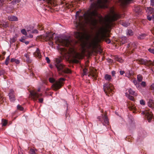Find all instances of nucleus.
<instances>
[{
  "label": "nucleus",
  "instance_id": "4d7b16f0",
  "mask_svg": "<svg viewBox=\"0 0 154 154\" xmlns=\"http://www.w3.org/2000/svg\"><path fill=\"white\" fill-rule=\"evenodd\" d=\"M125 71H124L121 70L120 71V73L121 75H123Z\"/></svg>",
  "mask_w": 154,
  "mask_h": 154
},
{
  "label": "nucleus",
  "instance_id": "052dcab7",
  "mask_svg": "<svg viewBox=\"0 0 154 154\" xmlns=\"http://www.w3.org/2000/svg\"><path fill=\"white\" fill-rule=\"evenodd\" d=\"M26 36L28 37L29 38H32L33 37V35H27Z\"/></svg>",
  "mask_w": 154,
  "mask_h": 154
},
{
  "label": "nucleus",
  "instance_id": "e2e57ef3",
  "mask_svg": "<svg viewBox=\"0 0 154 154\" xmlns=\"http://www.w3.org/2000/svg\"><path fill=\"white\" fill-rule=\"evenodd\" d=\"M152 33L154 35V28L151 30Z\"/></svg>",
  "mask_w": 154,
  "mask_h": 154
},
{
  "label": "nucleus",
  "instance_id": "bb28decb",
  "mask_svg": "<svg viewBox=\"0 0 154 154\" xmlns=\"http://www.w3.org/2000/svg\"><path fill=\"white\" fill-rule=\"evenodd\" d=\"M2 126H5L6 125L8 122L7 120L4 119H2Z\"/></svg>",
  "mask_w": 154,
  "mask_h": 154
},
{
  "label": "nucleus",
  "instance_id": "5fc2aeb1",
  "mask_svg": "<svg viewBox=\"0 0 154 154\" xmlns=\"http://www.w3.org/2000/svg\"><path fill=\"white\" fill-rule=\"evenodd\" d=\"M116 74V72L114 71H113L112 72V75L113 76H115Z\"/></svg>",
  "mask_w": 154,
  "mask_h": 154
},
{
  "label": "nucleus",
  "instance_id": "1a4fd4ad",
  "mask_svg": "<svg viewBox=\"0 0 154 154\" xmlns=\"http://www.w3.org/2000/svg\"><path fill=\"white\" fill-rule=\"evenodd\" d=\"M97 119L100 121L102 122L104 125H109V120L106 114L104 115L102 114L101 116H98Z\"/></svg>",
  "mask_w": 154,
  "mask_h": 154
},
{
  "label": "nucleus",
  "instance_id": "774afa93",
  "mask_svg": "<svg viewBox=\"0 0 154 154\" xmlns=\"http://www.w3.org/2000/svg\"><path fill=\"white\" fill-rule=\"evenodd\" d=\"M38 26L39 28L41 27V25H38Z\"/></svg>",
  "mask_w": 154,
  "mask_h": 154
},
{
  "label": "nucleus",
  "instance_id": "7ed1b4c3",
  "mask_svg": "<svg viewBox=\"0 0 154 154\" xmlns=\"http://www.w3.org/2000/svg\"><path fill=\"white\" fill-rule=\"evenodd\" d=\"M120 17V15L112 11L111 15H107L105 17V26L106 28L109 29L113 25V22Z\"/></svg>",
  "mask_w": 154,
  "mask_h": 154
},
{
  "label": "nucleus",
  "instance_id": "dca6fc26",
  "mask_svg": "<svg viewBox=\"0 0 154 154\" xmlns=\"http://www.w3.org/2000/svg\"><path fill=\"white\" fill-rule=\"evenodd\" d=\"M58 71H62V72L63 73L68 74L71 73V71L69 69L66 68L65 66L64 65V68L63 69L61 70H58Z\"/></svg>",
  "mask_w": 154,
  "mask_h": 154
},
{
  "label": "nucleus",
  "instance_id": "7c9ffc66",
  "mask_svg": "<svg viewBox=\"0 0 154 154\" xmlns=\"http://www.w3.org/2000/svg\"><path fill=\"white\" fill-rule=\"evenodd\" d=\"M126 96L127 97H128V99H129L130 100H132V101L134 100V98L133 96H131L130 95H129L127 93H126Z\"/></svg>",
  "mask_w": 154,
  "mask_h": 154
},
{
  "label": "nucleus",
  "instance_id": "f3484780",
  "mask_svg": "<svg viewBox=\"0 0 154 154\" xmlns=\"http://www.w3.org/2000/svg\"><path fill=\"white\" fill-rule=\"evenodd\" d=\"M148 105L149 107L153 109L154 108L153 106H154V100L150 99H149L148 103Z\"/></svg>",
  "mask_w": 154,
  "mask_h": 154
},
{
  "label": "nucleus",
  "instance_id": "5701e85b",
  "mask_svg": "<svg viewBox=\"0 0 154 154\" xmlns=\"http://www.w3.org/2000/svg\"><path fill=\"white\" fill-rule=\"evenodd\" d=\"M134 10L136 13L139 14L141 11V9L140 7L138 6L135 8Z\"/></svg>",
  "mask_w": 154,
  "mask_h": 154
},
{
  "label": "nucleus",
  "instance_id": "37998d69",
  "mask_svg": "<svg viewBox=\"0 0 154 154\" xmlns=\"http://www.w3.org/2000/svg\"><path fill=\"white\" fill-rule=\"evenodd\" d=\"M16 41V39L15 38H13L11 39L10 41V42L11 44H12V43H14V42H15Z\"/></svg>",
  "mask_w": 154,
  "mask_h": 154
},
{
  "label": "nucleus",
  "instance_id": "423d86ee",
  "mask_svg": "<svg viewBox=\"0 0 154 154\" xmlns=\"http://www.w3.org/2000/svg\"><path fill=\"white\" fill-rule=\"evenodd\" d=\"M59 42L62 45L67 47L71 48L72 47L71 42L69 39H58Z\"/></svg>",
  "mask_w": 154,
  "mask_h": 154
},
{
  "label": "nucleus",
  "instance_id": "2f4dec72",
  "mask_svg": "<svg viewBox=\"0 0 154 154\" xmlns=\"http://www.w3.org/2000/svg\"><path fill=\"white\" fill-rule=\"evenodd\" d=\"M137 80L139 82H141L143 79L142 76L140 74L138 75H137Z\"/></svg>",
  "mask_w": 154,
  "mask_h": 154
},
{
  "label": "nucleus",
  "instance_id": "4be33fe9",
  "mask_svg": "<svg viewBox=\"0 0 154 154\" xmlns=\"http://www.w3.org/2000/svg\"><path fill=\"white\" fill-rule=\"evenodd\" d=\"M35 55V56L40 57L41 54L38 48H37L36 51L34 53Z\"/></svg>",
  "mask_w": 154,
  "mask_h": 154
},
{
  "label": "nucleus",
  "instance_id": "c756f323",
  "mask_svg": "<svg viewBox=\"0 0 154 154\" xmlns=\"http://www.w3.org/2000/svg\"><path fill=\"white\" fill-rule=\"evenodd\" d=\"M0 25L2 26L3 27L5 28L8 27L9 26L8 23L7 22H5L1 24H0Z\"/></svg>",
  "mask_w": 154,
  "mask_h": 154
},
{
  "label": "nucleus",
  "instance_id": "f704fd0d",
  "mask_svg": "<svg viewBox=\"0 0 154 154\" xmlns=\"http://www.w3.org/2000/svg\"><path fill=\"white\" fill-rule=\"evenodd\" d=\"M130 24V23L128 22H123L122 23V25L125 27H127L129 26Z\"/></svg>",
  "mask_w": 154,
  "mask_h": 154
},
{
  "label": "nucleus",
  "instance_id": "49530a36",
  "mask_svg": "<svg viewBox=\"0 0 154 154\" xmlns=\"http://www.w3.org/2000/svg\"><path fill=\"white\" fill-rule=\"evenodd\" d=\"M148 51L150 53H152L154 54V49L149 48L148 49Z\"/></svg>",
  "mask_w": 154,
  "mask_h": 154
},
{
  "label": "nucleus",
  "instance_id": "ea45409f",
  "mask_svg": "<svg viewBox=\"0 0 154 154\" xmlns=\"http://www.w3.org/2000/svg\"><path fill=\"white\" fill-rule=\"evenodd\" d=\"M10 60V56H8L6 58L5 61V64L6 65H8V64L9 61Z\"/></svg>",
  "mask_w": 154,
  "mask_h": 154
},
{
  "label": "nucleus",
  "instance_id": "473e14b6",
  "mask_svg": "<svg viewBox=\"0 0 154 154\" xmlns=\"http://www.w3.org/2000/svg\"><path fill=\"white\" fill-rule=\"evenodd\" d=\"M83 74L82 75V76H84L85 75H87V72H88V69L86 68L83 69Z\"/></svg>",
  "mask_w": 154,
  "mask_h": 154
},
{
  "label": "nucleus",
  "instance_id": "0e129e2a",
  "mask_svg": "<svg viewBox=\"0 0 154 154\" xmlns=\"http://www.w3.org/2000/svg\"><path fill=\"white\" fill-rule=\"evenodd\" d=\"M135 85H136L137 87H139L140 86L139 84L138 83H137V84Z\"/></svg>",
  "mask_w": 154,
  "mask_h": 154
},
{
  "label": "nucleus",
  "instance_id": "bf43d9fd",
  "mask_svg": "<svg viewBox=\"0 0 154 154\" xmlns=\"http://www.w3.org/2000/svg\"><path fill=\"white\" fill-rule=\"evenodd\" d=\"M15 62V63H16L17 64H18L20 63V61L18 60H17L16 59V60Z\"/></svg>",
  "mask_w": 154,
  "mask_h": 154
},
{
  "label": "nucleus",
  "instance_id": "603ef678",
  "mask_svg": "<svg viewBox=\"0 0 154 154\" xmlns=\"http://www.w3.org/2000/svg\"><path fill=\"white\" fill-rule=\"evenodd\" d=\"M151 5L152 6H154V0H151Z\"/></svg>",
  "mask_w": 154,
  "mask_h": 154
},
{
  "label": "nucleus",
  "instance_id": "13d9d810",
  "mask_svg": "<svg viewBox=\"0 0 154 154\" xmlns=\"http://www.w3.org/2000/svg\"><path fill=\"white\" fill-rule=\"evenodd\" d=\"M16 59L14 58H12L11 60V61L12 62H15Z\"/></svg>",
  "mask_w": 154,
  "mask_h": 154
},
{
  "label": "nucleus",
  "instance_id": "aec40b11",
  "mask_svg": "<svg viewBox=\"0 0 154 154\" xmlns=\"http://www.w3.org/2000/svg\"><path fill=\"white\" fill-rule=\"evenodd\" d=\"M146 11L149 14H154L153 12H154V9L151 7L147 8Z\"/></svg>",
  "mask_w": 154,
  "mask_h": 154
},
{
  "label": "nucleus",
  "instance_id": "72a5a7b5",
  "mask_svg": "<svg viewBox=\"0 0 154 154\" xmlns=\"http://www.w3.org/2000/svg\"><path fill=\"white\" fill-rule=\"evenodd\" d=\"M36 152H37V150L36 149L34 150L32 149H31L29 151V153L31 154H35L36 153Z\"/></svg>",
  "mask_w": 154,
  "mask_h": 154
},
{
  "label": "nucleus",
  "instance_id": "a19ab883",
  "mask_svg": "<svg viewBox=\"0 0 154 154\" xmlns=\"http://www.w3.org/2000/svg\"><path fill=\"white\" fill-rule=\"evenodd\" d=\"M4 97H3L2 95L0 93V102L2 101V102H4Z\"/></svg>",
  "mask_w": 154,
  "mask_h": 154
},
{
  "label": "nucleus",
  "instance_id": "c85d7f7f",
  "mask_svg": "<svg viewBox=\"0 0 154 154\" xmlns=\"http://www.w3.org/2000/svg\"><path fill=\"white\" fill-rule=\"evenodd\" d=\"M115 59L116 61H117L120 63H122L123 62V60L122 58H119L118 56H115Z\"/></svg>",
  "mask_w": 154,
  "mask_h": 154
},
{
  "label": "nucleus",
  "instance_id": "4c0bfd02",
  "mask_svg": "<svg viewBox=\"0 0 154 154\" xmlns=\"http://www.w3.org/2000/svg\"><path fill=\"white\" fill-rule=\"evenodd\" d=\"M127 35H129V36L132 35H133V32L132 31L131 29L128 30L127 33Z\"/></svg>",
  "mask_w": 154,
  "mask_h": 154
},
{
  "label": "nucleus",
  "instance_id": "e433bc0d",
  "mask_svg": "<svg viewBox=\"0 0 154 154\" xmlns=\"http://www.w3.org/2000/svg\"><path fill=\"white\" fill-rule=\"evenodd\" d=\"M20 41L21 42L25 43L26 45L28 44L29 43V42L25 41V40L23 38H22L21 39H20Z\"/></svg>",
  "mask_w": 154,
  "mask_h": 154
},
{
  "label": "nucleus",
  "instance_id": "39448f33",
  "mask_svg": "<svg viewBox=\"0 0 154 154\" xmlns=\"http://www.w3.org/2000/svg\"><path fill=\"white\" fill-rule=\"evenodd\" d=\"M104 91L105 94L107 95L108 93H112L113 89L112 85L111 84L105 83L103 85Z\"/></svg>",
  "mask_w": 154,
  "mask_h": 154
},
{
  "label": "nucleus",
  "instance_id": "680f3d73",
  "mask_svg": "<svg viewBox=\"0 0 154 154\" xmlns=\"http://www.w3.org/2000/svg\"><path fill=\"white\" fill-rule=\"evenodd\" d=\"M5 0H0V5L1 4H2L4 2V1Z\"/></svg>",
  "mask_w": 154,
  "mask_h": 154
},
{
  "label": "nucleus",
  "instance_id": "f257e3e1",
  "mask_svg": "<svg viewBox=\"0 0 154 154\" xmlns=\"http://www.w3.org/2000/svg\"><path fill=\"white\" fill-rule=\"evenodd\" d=\"M131 0H119V2L122 5H124ZM90 1L91 2V8L92 11H88L83 14V16L79 17V22H77L75 25L78 31L74 32V37L80 43L83 48L85 47L87 42L89 40L91 37L84 27V23L95 26L98 23V20L96 17L99 18L102 21V17L99 15L97 9L98 6H101L107 2V0H90Z\"/></svg>",
  "mask_w": 154,
  "mask_h": 154
},
{
  "label": "nucleus",
  "instance_id": "20e7f679",
  "mask_svg": "<svg viewBox=\"0 0 154 154\" xmlns=\"http://www.w3.org/2000/svg\"><path fill=\"white\" fill-rule=\"evenodd\" d=\"M54 33H52L49 32H47L46 33L43 35L41 36V38L45 41H49V44L51 45H53V43L52 41L53 40L54 35Z\"/></svg>",
  "mask_w": 154,
  "mask_h": 154
},
{
  "label": "nucleus",
  "instance_id": "3c124183",
  "mask_svg": "<svg viewBox=\"0 0 154 154\" xmlns=\"http://www.w3.org/2000/svg\"><path fill=\"white\" fill-rule=\"evenodd\" d=\"M46 60L47 61V62L48 63H50V60L49 58V57H46Z\"/></svg>",
  "mask_w": 154,
  "mask_h": 154
},
{
  "label": "nucleus",
  "instance_id": "09e8293b",
  "mask_svg": "<svg viewBox=\"0 0 154 154\" xmlns=\"http://www.w3.org/2000/svg\"><path fill=\"white\" fill-rule=\"evenodd\" d=\"M141 85L143 87H145L146 86V82H142L141 83Z\"/></svg>",
  "mask_w": 154,
  "mask_h": 154
},
{
  "label": "nucleus",
  "instance_id": "79ce46f5",
  "mask_svg": "<svg viewBox=\"0 0 154 154\" xmlns=\"http://www.w3.org/2000/svg\"><path fill=\"white\" fill-rule=\"evenodd\" d=\"M20 1V0H14L12 2L13 4H14L16 3H18Z\"/></svg>",
  "mask_w": 154,
  "mask_h": 154
},
{
  "label": "nucleus",
  "instance_id": "c9c22d12",
  "mask_svg": "<svg viewBox=\"0 0 154 154\" xmlns=\"http://www.w3.org/2000/svg\"><path fill=\"white\" fill-rule=\"evenodd\" d=\"M25 56L26 57L27 59L26 61L28 62V63H30L31 62V60L29 59V55L28 54H25Z\"/></svg>",
  "mask_w": 154,
  "mask_h": 154
},
{
  "label": "nucleus",
  "instance_id": "c03bdc74",
  "mask_svg": "<svg viewBox=\"0 0 154 154\" xmlns=\"http://www.w3.org/2000/svg\"><path fill=\"white\" fill-rule=\"evenodd\" d=\"M49 80L50 82L51 83H53L55 81V80L52 78H50L49 79Z\"/></svg>",
  "mask_w": 154,
  "mask_h": 154
},
{
  "label": "nucleus",
  "instance_id": "f03ea898",
  "mask_svg": "<svg viewBox=\"0 0 154 154\" xmlns=\"http://www.w3.org/2000/svg\"><path fill=\"white\" fill-rule=\"evenodd\" d=\"M106 29L103 27H100L97 33V37L92 39L89 44L90 48L94 49L96 48L98 43L101 41H105L107 43H109L110 40L107 38V35L106 34Z\"/></svg>",
  "mask_w": 154,
  "mask_h": 154
},
{
  "label": "nucleus",
  "instance_id": "a878e982",
  "mask_svg": "<svg viewBox=\"0 0 154 154\" xmlns=\"http://www.w3.org/2000/svg\"><path fill=\"white\" fill-rule=\"evenodd\" d=\"M147 19L150 21L152 20L154 21V14H152V16L150 15H148L147 17Z\"/></svg>",
  "mask_w": 154,
  "mask_h": 154
},
{
  "label": "nucleus",
  "instance_id": "a211bd4d",
  "mask_svg": "<svg viewBox=\"0 0 154 154\" xmlns=\"http://www.w3.org/2000/svg\"><path fill=\"white\" fill-rule=\"evenodd\" d=\"M8 19L10 21H17L18 19L15 16L11 15L8 17Z\"/></svg>",
  "mask_w": 154,
  "mask_h": 154
},
{
  "label": "nucleus",
  "instance_id": "4468645a",
  "mask_svg": "<svg viewBox=\"0 0 154 154\" xmlns=\"http://www.w3.org/2000/svg\"><path fill=\"white\" fill-rule=\"evenodd\" d=\"M96 69H94L93 70L92 72L88 75V76H91L92 78L94 79H96L97 77V74Z\"/></svg>",
  "mask_w": 154,
  "mask_h": 154
},
{
  "label": "nucleus",
  "instance_id": "a18cd8bd",
  "mask_svg": "<svg viewBox=\"0 0 154 154\" xmlns=\"http://www.w3.org/2000/svg\"><path fill=\"white\" fill-rule=\"evenodd\" d=\"M140 103L142 105H144L145 104V102L143 100H140Z\"/></svg>",
  "mask_w": 154,
  "mask_h": 154
},
{
  "label": "nucleus",
  "instance_id": "2eb2a0df",
  "mask_svg": "<svg viewBox=\"0 0 154 154\" xmlns=\"http://www.w3.org/2000/svg\"><path fill=\"white\" fill-rule=\"evenodd\" d=\"M128 107L130 110H134L136 109V106L134 105L131 103V102H128ZM133 112H134V111H133Z\"/></svg>",
  "mask_w": 154,
  "mask_h": 154
},
{
  "label": "nucleus",
  "instance_id": "6ab92c4d",
  "mask_svg": "<svg viewBox=\"0 0 154 154\" xmlns=\"http://www.w3.org/2000/svg\"><path fill=\"white\" fill-rule=\"evenodd\" d=\"M105 79L109 82H110L112 80V78L111 75L108 74H106L104 76Z\"/></svg>",
  "mask_w": 154,
  "mask_h": 154
},
{
  "label": "nucleus",
  "instance_id": "58836bf2",
  "mask_svg": "<svg viewBox=\"0 0 154 154\" xmlns=\"http://www.w3.org/2000/svg\"><path fill=\"white\" fill-rule=\"evenodd\" d=\"M17 108L20 111H23L24 109L19 104L17 105Z\"/></svg>",
  "mask_w": 154,
  "mask_h": 154
},
{
  "label": "nucleus",
  "instance_id": "412c9836",
  "mask_svg": "<svg viewBox=\"0 0 154 154\" xmlns=\"http://www.w3.org/2000/svg\"><path fill=\"white\" fill-rule=\"evenodd\" d=\"M120 43L122 44H124L127 42V39L125 37H122L120 39Z\"/></svg>",
  "mask_w": 154,
  "mask_h": 154
},
{
  "label": "nucleus",
  "instance_id": "0eeeda50",
  "mask_svg": "<svg viewBox=\"0 0 154 154\" xmlns=\"http://www.w3.org/2000/svg\"><path fill=\"white\" fill-rule=\"evenodd\" d=\"M65 79L63 78H60L59 81H56L52 85L54 90L56 91L61 88L62 86V81H64Z\"/></svg>",
  "mask_w": 154,
  "mask_h": 154
},
{
  "label": "nucleus",
  "instance_id": "864d4df0",
  "mask_svg": "<svg viewBox=\"0 0 154 154\" xmlns=\"http://www.w3.org/2000/svg\"><path fill=\"white\" fill-rule=\"evenodd\" d=\"M39 102L40 103H42L43 100V99L42 98H39L38 99Z\"/></svg>",
  "mask_w": 154,
  "mask_h": 154
},
{
  "label": "nucleus",
  "instance_id": "69168bd1",
  "mask_svg": "<svg viewBox=\"0 0 154 154\" xmlns=\"http://www.w3.org/2000/svg\"><path fill=\"white\" fill-rule=\"evenodd\" d=\"M79 54L78 53H76V56L75 57L76 58H77L79 56Z\"/></svg>",
  "mask_w": 154,
  "mask_h": 154
},
{
  "label": "nucleus",
  "instance_id": "393cba45",
  "mask_svg": "<svg viewBox=\"0 0 154 154\" xmlns=\"http://www.w3.org/2000/svg\"><path fill=\"white\" fill-rule=\"evenodd\" d=\"M30 32V30H27V32H26L25 29H23L21 30V33L23 35L26 36L27 34L28 33H29Z\"/></svg>",
  "mask_w": 154,
  "mask_h": 154
},
{
  "label": "nucleus",
  "instance_id": "b1692460",
  "mask_svg": "<svg viewBox=\"0 0 154 154\" xmlns=\"http://www.w3.org/2000/svg\"><path fill=\"white\" fill-rule=\"evenodd\" d=\"M128 92L131 95L134 96H137V93H135V92L134 91H133L131 88H130L128 90Z\"/></svg>",
  "mask_w": 154,
  "mask_h": 154
},
{
  "label": "nucleus",
  "instance_id": "338daca9",
  "mask_svg": "<svg viewBox=\"0 0 154 154\" xmlns=\"http://www.w3.org/2000/svg\"><path fill=\"white\" fill-rule=\"evenodd\" d=\"M79 11H77L76 12V16H79Z\"/></svg>",
  "mask_w": 154,
  "mask_h": 154
},
{
  "label": "nucleus",
  "instance_id": "6e6d98bb",
  "mask_svg": "<svg viewBox=\"0 0 154 154\" xmlns=\"http://www.w3.org/2000/svg\"><path fill=\"white\" fill-rule=\"evenodd\" d=\"M133 82L135 85L137 84V82L136 79H134L133 80Z\"/></svg>",
  "mask_w": 154,
  "mask_h": 154
},
{
  "label": "nucleus",
  "instance_id": "9b49d317",
  "mask_svg": "<svg viewBox=\"0 0 154 154\" xmlns=\"http://www.w3.org/2000/svg\"><path fill=\"white\" fill-rule=\"evenodd\" d=\"M30 92L31 95V97L34 101H36L39 97L42 95V94H38L34 91H30Z\"/></svg>",
  "mask_w": 154,
  "mask_h": 154
},
{
  "label": "nucleus",
  "instance_id": "8fccbe9b",
  "mask_svg": "<svg viewBox=\"0 0 154 154\" xmlns=\"http://www.w3.org/2000/svg\"><path fill=\"white\" fill-rule=\"evenodd\" d=\"M5 73V71L3 70H1L0 71V76L3 75Z\"/></svg>",
  "mask_w": 154,
  "mask_h": 154
},
{
  "label": "nucleus",
  "instance_id": "f8f14e48",
  "mask_svg": "<svg viewBox=\"0 0 154 154\" xmlns=\"http://www.w3.org/2000/svg\"><path fill=\"white\" fill-rule=\"evenodd\" d=\"M141 114L144 115L145 114V117L147 118L149 122H151L152 118V114L151 112H148L147 111L145 112L143 111Z\"/></svg>",
  "mask_w": 154,
  "mask_h": 154
},
{
  "label": "nucleus",
  "instance_id": "6e6552de",
  "mask_svg": "<svg viewBox=\"0 0 154 154\" xmlns=\"http://www.w3.org/2000/svg\"><path fill=\"white\" fill-rule=\"evenodd\" d=\"M137 63L140 64L144 65L147 66L152 65H154V62H152L150 60H144L143 59H139L136 60Z\"/></svg>",
  "mask_w": 154,
  "mask_h": 154
},
{
  "label": "nucleus",
  "instance_id": "9d476101",
  "mask_svg": "<svg viewBox=\"0 0 154 154\" xmlns=\"http://www.w3.org/2000/svg\"><path fill=\"white\" fill-rule=\"evenodd\" d=\"M61 61L62 59L60 58H57L55 59V66L58 70H61L64 68V65L61 63Z\"/></svg>",
  "mask_w": 154,
  "mask_h": 154
},
{
  "label": "nucleus",
  "instance_id": "ddd939ff",
  "mask_svg": "<svg viewBox=\"0 0 154 154\" xmlns=\"http://www.w3.org/2000/svg\"><path fill=\"white\" fill-rule=\"evenodd\" d=\"M9 96L10 100L11 101H14L15 100V97L14 91L12 89H10L9 93Z\"/></svg>",
  "mask_w": 154,
  "mask_h": 154
},
{
  "label": "nucleus",
  "instance_id": "cd10ccee",
  "mask_svg": "<svg viewBox=\"0 0 154 154\" xmlns=\"http://www.w3.org/2000/svg\"><path fill=\"white\" fill-rule=\"evenodd\" d=\"M146 36V35L145 34H142L140 35L137 37L138 39H142L144 38Z\"/></svg>",
  "mask_w": 154,
  "mask_h": 154
},
{
  "label": "nucleus",
  "instance_id": "de8ad7c7",
  "mask_svg": "<svg viewBox=\"0 0 154 154\" xmlns=\"http://www.w3.org/2000/svg\"><path fill=\"white\" fill-rule=\"evenodd\" d=\"M30 32H32V33H38V31L36 29H34L32 31H30Z\"/></svg>",
  "mask_w": 154,
  "mask_h": 154
}]
</instances>
